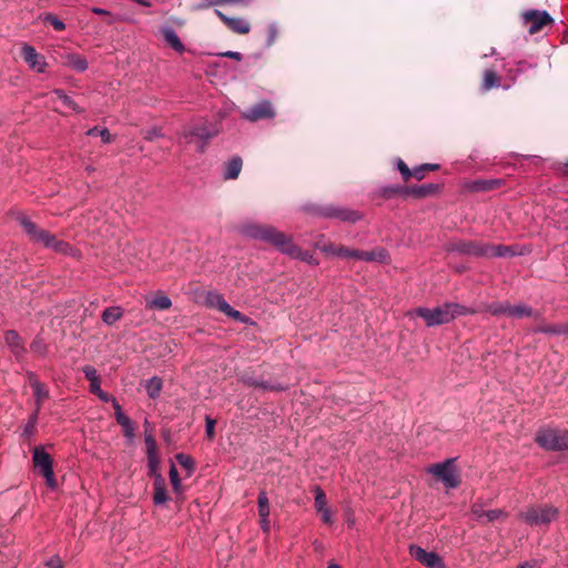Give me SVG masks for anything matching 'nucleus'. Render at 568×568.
Here are the masks:
<instances>
[{"label":"nucleus","mask_w":568,"mask_h":568,"mask_svg":"<svg viewBox=\"0 0 568 568\" xmlns=\"http://www.w3.org/2000/svg\"><path fill=\"white\" fill-rule=\"evenodd\" d=\"M240 233L246 237L263 241L275 247L282 254L291 258L305 262L310 265H318V261L308 251L302 250L288 235L268 224L245 223L240 226Z\"/></svg>","instance_id":"nucleus-1"},{"label":"nucleus","mask_w":568,"mask_h":568,"mask_svg":"<svg viewBox=\"0 0 568 568\" xmlns=\"http://www.w3.org/2000/svg\"><path fill=\"white\" fill-rule=\"evenodd\" d=\"M447 252L473 257H510L521 255L518 245L490 244L483 241L457 239L446 246Z\"/></svg>","instance_id":"nucleus-2"},{"label":"nucleus","mask_w":568,"mask_h":568,"mask_svg":"<svg viewBox=\"0 0 568 568\" xmlns=\"http://www.w3.org/2000/svg\"><path fill=\"white\" fill-rule=\"evenodd\" d=\"M18 221L32 243L41 244L43 247L63 255L73 253V247L68 242L59 240L54 234L39 227L29 217L22 215Z\"/></svg>","instance_id":"nucleus-3"},{"label":"nucleus","mask_w":568,"mask_h":568,"mask_svg":"<svg viewBox=\"0 0 568 568\" xmlns=\"http://www.w3.org/2000/svg\"><path fill=\"white\" fill-rule=\"evenodd\" d=\"M219 129L215 124L202 122L192 124L178 133L179 141H184L185 144L192 143L193 139H197L196 151L204 153L211 139L219 134Z\"/></svg>","instance_id":"nucleus-4"},{"label":"nucleus","mask_w":568,"mask_h":568,"mask_svg":"<svg viewBox=\"0 0 568 568\" xmlns=\"http://www.w3.org/2000/svg\"><path fill=\"white\" fill-rule=\"evenodd\" d=\"M558 508L548 504L528 506L518 515L527 525L538 527L549 526L552 521L558 519Z\"/></svg>","instance_id":"nucleus-5"},{"label":"nucleus","mask_w":568,"mask_h":568,"mask_svg":"<svg viewBox=\"0 0 568 568\" xmlns=\"http://www.w3.org/2000/svg\"><path fill=\"white\" fill-rule=\"evenodd\" d=\"M535 442L544 449L558 452L568 449V430L540 429L536 434Z\"/></svg>","instance_id":"nucleus-6"},{"label":"nucleus","mask_w":568,"mask_h":568,"mask_svg":"<svg viewBox=\"0 0 568 568\" xmlns=\"http://www.w3.org/2000/svg\"><path fill=\"white\" fill-rule=\"evenodd\" d=\"M313 214L324 219H335L342 222L356 223L363 219V215L355 210L334 204L316 206Z\"/></svg>","instance_id":"nucleus-7"},{"label":"nucleus","mask_w":568,"mask_h":568,"mask_svg":"<svg viewBox=\"0 0 568 568\" xmlns=\"http://www.w3.org/2000/svg\"><path fill=\"white\" fill-rule=\"evenodd\" d=\"M33 466L44 477L49 488L57 487V480L53 471V460L42 446H37L32 452Z\"/></svg>","instance_id":"nucleus-8"},{"label":"nucleus","mask_w":568,"mask_h":568,"mask_svg":"<svg viewBox=\"0 0 568 568\" xmlns=\"http://www.w3.org/2000/svg\"><path fill=\"white\" fill-rule=\"evenodd\" d=\"M338 257L354 258V260H361V261H366V262L376 261V262L385 263L389 260V254L383 247H377L373 251H361V250L349 248V247L339 245Z\"/></svg>","instance_id":"nucleus-9"},{"label":"nucleus","mask_w":568,"mask_h":568,"mask_svg":"<svg viewBox=\"0 0 568 568\" xmlns=\"http://www.w3.org/2000/svg\"><path fill=\"white\" fill-rule=\"evenodd\" d=\"M523 23L530 34L541 31L554 23L552 17L545 10L531 9L523 12Z\"/></svg>","instance_id":"nucleus-10"},{"label":"nucleus","mask_w":568,"mask_h":568,"mask_svg":"<svg viewBox=\"0 0 568 568\" xmlns=\"http://www.w3.org/2000/svg\"><path fill=\"white\" fill-rule=\"evenodd\" d=\"M455 459L449 458L444 463H437L429 466L428 471L440 479L448 488H456L459 485V479L456 475Z\"/></svg>","instance_id":"nucleus-11"},{"label":"nucleus","mask_w":568,"mask_h":568,"mask_svg":"<svg viewBox=\"0 0 568 568\" xmlns=\"http://www.w3.org/2000/svg\"><path fill=\"white\" fill-rule=\"evenodd\" d=\"M418 317H422L428 327L449 323V313L446 303L434 308L417 307L413 311Z\"/></svg>","instance_id":"nucleus-12"},{"label":"nucleus","mask_w":568,"mask_h":568,"mask_svg":"<svg viewBox=\"0 0 568 568\" xmlns=\"http://www.w3.org/2000/svg\"><path fill=\"white\" fill-rule=\"evenodd\" d=\"M275 116V110L268 100H263L242 112V118L250 122L268 120Z\"/></svg>","instance_id":"nucleus-13"},{"label":"nucleus","mask_w":568,"mask_h":568,"mask_svg":"<svg viewBox=\"0 0 568 568\" xmlns=\"http://www.w3.org/2000/svg\"><path fill=\"white\" fill-rule=\"evenodd\" d=\"M409 554L415 560L428 568H445V564L438 554L434 551H427L420 546L410 545Z\"/></svg>","instance_id":"nucleus-14"},{"label":"nucleus","mask_w":568,"mask_h":568,"mask_svg":"<svg viewBox=\"0 0 568 568\" xmlns=\"http://www.w3.org/2000/svg\"><path fill=\"white\" fill-rule=\"evenodd\" d=\"M4 343L9 347L12 355L17 361H22L27 353L24 342L20 334L14 329H9L4 333Z\"/></svg>","instance_id":"nucleus-15"},{"label":"nucleus","mask_w":568,"mask_h":568,"mask_svg":"<svg viewBox=\"0 0 568 568\" xmlns=\"http://www.w3.org/2000/svg\"><path fill=\"white\" fill-rule=\"evenodd\" d=\"M22 57L31 69L39 73L45 71L47 62L44 57L39 54L32 45L24 44L22 47Z\"/></svg>","instance_id":"nucleus-16"},{"label":"nucleus","mask_w":568,"mask_h":568,"mask_svg":"<svg viewBox=\"0 0 568 568\" xmlns=\"http://www.w3.org/2000/svg\"><path fill=\"white\" fill-rule=\"evenodd\" d=\"M442 186L437 183H426L422 185L405 186V197L424 199L439 193Z\"/></svg>","instance_id":"nucleus-17"},{"label":"nucleus","mask_w":568,"mask_h":568,"mask_svg":"<svg viewBox=\"0 0 568 568\" xmlns=\"http://www.w3.org/2000/svg\"><path fill=\"white\" fill-rule=\"evenodd\" d=\"M168 499L165 478L163 476H156V480L153 481V503L159 506L165 504Z\"/></svg>","instance_id":"nucleus-18"},{"label":"nucleus","mask_w":568,"mask_h":568,"mask_svg":"<svg viewBox=\"0 0 568 568\" xmlns=\"http://www.w3.org/2000/svg\"><path fill=\"white\" fill-rule=\"evenodd\" d=\"M205 304L211 308H216L220 312L231 310V305L226 302L224 296L215 291H210L205 295Z\"/></svg>","instance_id":"nucleus-19"},{"label":"nucleus","mask_w":568,"mask_h":568,"mask_svg":"<svg viewBox=\"0 0 568 568\" xmlns=\"http://www.w3.org/2000/svg\"><path fill=\"white\" fill-rule=\"evenodd\" d=\"M162 36L165 42L173 48L176 52L183 53L185 51V45L180 40L176 32L171 27H165L162 29Z\"/></svg>","instance_id":"nucleus-20"},{"label":"nucleus","mask_w":568,"mask_h":568,"mask_svg":"<svg viewBox=\"0 0 568 568\" xmlns=\"http://www.w3.org/2000/svg\"><path fill=\"white\" fill-rule=\"evenodd\" d=\"M172 306V301L165 294L159 292L154 297L146 300V307L150 310L165 311Z\"/></svg>","instance_id":"nucleus-21"},{"label":"nucleus","mask_w":568,"mask_h":568,"mask_svg":"<svg viewBox=\"0 0 568 568\" xmlns=\"http://www.w3.org/2000/svg\"><path fill=\"white\" fill-rule=\"evenodd\" d=\"M242 159L239 155L233 156L225 165L224 179L235 180L242 170Z\"/></svg>","instance_id":"nucleus-22"},{"label":"nucleus","mask_w":568,"mask_h":568,"mask_svg":"<svg viewBox=\"0 0 568 568\" xmlns=\"http://www.w3.org/2000/svg\"><path fill=\"white\" fill-rule=\"evenodd\" d=\"M504 184L503 180H476L470 184V190L476 192H487L495 190Z\"/></svg>","instance_id":"nucleus-23"},{"label":"nucleus","mask_w":568,"mask_h":568,"mask_svg":"<svg viewBox=\"0 0 568 568\" xmlns=\"http://www.w3.org/2000/svg\"><path fill=\"white\" fill-rule=\"evenodd\" d=\"M82 372L84 374V377L90 382L89 389L93 394L97 390H100L101 388V379L98 375L97 369L91 365H85L82 368Z\"/></svg>","instance_id":"nucleus-24"},{"label":"nucleus","mask_w":568,"mask_h":568,"mask_svg":"<svg viewBox=\"0 0 568 568\" xmlns=\"http://www.w3.org/2000/svg\"><path fill=\"white\" fill-rule=\"evenodd\" d=\"M534 332L549 334V335H568V323L558 324V325H550V324L539 325L534 328Z\"/></svg>","instance_id":"nucleus-25"},{"label":"nucleus","mask_w":568,"mask_h":568,"mask_svg":"<svg viewBox=\"0 0 568 568\" xmlns=\"http://www.w3.org/2000/svg\"><path fill=\"white\" fill-rule=\"evenodd\" d=\"M500 87V77L497 74L496 71L487 69L484 71L483 75V82H481V90L483 91H489L494 88Z\"/></svg>","instance_id":"nucleus-26"},{"label":"nucleus","mask_w":568,"mask_h":568,"mask_svg":"<svg viewBox=\"0 0 568 568\" xmlns=\"http://www.w3.org/2000/svg\"><path fill=\"white\" fill-rule=\"evenodd\" d=\"M446 308L448 310V316L450 322L458 316L471 315L476 313L474 308L467 307L458 303H446Z\"/></svg>","instance_id":"nucleus-27"},{"label":"nucleus","mask_w":568,"mask_h":568,"mask_svg":"<svg viewBox=\"0 0 568 568\" xmlns=\"http://www.w3.org/2000/svg\"><path fill=\"white\" fill-rule=\"evenodd\" d=\"M226 27L237 34H247L251 30L248 21L243 18H231L227 20Z\"/></svg>","instance_id":"nucleus-28"},{"label":"nucleus","mask_w":568,"mask_h":568,"mask_svg":"<svg viewBox=\"0 0 568 568\" xmlns=\"http://www.w3.org/2000/svg\"><path fill=\"white\" fill-rule=\"evenodd\" d=\"M31 388L33 390V396L36 399V405H37L36 410L40 412L43 399L48 397V390H47L44 384L41 383L39 379L31 381Z\"/></svg>","instance_id":"nucleus-29"},{"label":"nucleus","mask_w":568,"mask_h":568,"mask_svg":"<svg viewBox=\"0 0 568 568\" xmlns=\"http://www.w3.org/2000/svg\"><path fill=\"white\" fill-rule=\"evenodd\" d=\"M52 94L57 95L60 99L64 106L74 111L75 113H83L85 111L84 108H81L77 102L73 101L71 97H69L63 90L54 89Z\"/></svg>","instance_id":"nucleus-30"},{"label":"nucleus","mask_w":568,"mask_h":568,"mask_svg":"<svg viewBox=\"0 0 568 568\" xmlns=\"http://www.w3.org/2000/svg\"><path fill=\"white\" fill-rule=\"evenodd\" d=\"M123 311L120 306H110L102 312V321L106 325H113L115 322L121 320Z\"/></svg>","instance_id":"nucleus-31"},{"label":"nucleus","mask_w":568,"mask_h":568,"mask_svg":"<svg viewBox=\"0 0 568 568\" xmlns=\"http://www.w3.org/2000/svg\"><path fill=\"white\" fill-rule=\"evenodd\" d=\"M67 65L78 72H84L88 69V61L80 54H69L67 57Z\"/></svg>","instance_id":"nucleus-32"},{"label":"nucleus","mask_w":568,"mask_h":568,"mask_svg":"<svg viewBox=\"0 0 568 568\" xmlns=\"http://www.w3.org/2000/svg\"><path fill=\"white\" fill-rule=\"evenodd\" d=\"M163 387V382L160 377L153 376L146 383V392L150 398H158Z\"/></svg>","instance_id":"nucleus-33"},{"label":"nucleus","mask_w":568,"mask_h":568,"mask_svg":"<svg viewBox=\"0 0 568 568\" xmlns=\"http://www.w3.org/2000/svg\"><path fill=\"white\" fill-rule=\"evenodd\" d=\"M534 315L532 307L526 305V304H518V305H510L509 306V315L510 317L515 318H523V317H529Z\"/></svg>","instance_id":"nucleus-34"},{"label":"nucleus","mask_w":568,"mask_h":568,"mask_svg":"<svg viewBox=\"0 0 568 568\" xmlns=\"http://www.w3.org/2000/svg\"><path fill=\"white\" fill-rule=\"evenodd\" d=\"M379 195L384 199H392L395 195H402L405 197V186L402 185H386L379 189Z\"/></svg>","instance_id":"nucleus-35"},{"label":"nucleus","mask_w":568,"mask_h":568,"mask_svg":"<svg viewBox=\"0 0 568 568\" xmlns=\"http://www.w3.org/2000/svg\"><path fill=\"white\" fill-rule=\"evenodd\" d=\"M148 459V474L150 477H152L154 480H156V476H162L159 473V466H160V459L158 457V453L155 454H146Z\"/></svg>","instance_id":"nucleus-36"},{"label":"nucleus","mask_w":568,"mask_h":568,"mask_svg":"<svg viewBox=\"0 0 568 568\" xmlns=\"http://www.w3.org/2000/svg\"><path fill=\"white\" fill-rule=\"evenodd\" d=\"M508 302H494L487 306V311L494 316L509 315Z\"/></svg>","instance_id":"nucleus-37"},{"label":"nucleus","mask_w":568,"mask_h":568,"mask_svg":"<svg viewBox=\"0 0 568 568\" xmlns=\"http://www.w3.org/2000/svg\"><path fill=\"white\" fill-rule=\"evenodd\" d=\"M438 169H439V164L425 163V164L418 165L413 169V178L420 181L425 178L426 172L437 171Z\"/></svg>","instance_id":"nucleus-38"},{"label":"nucleus","mask_w":568,"mask_h":568,"mask_svg":"<svg viewBox=\"0 0 568 568\" xmlns=\"http://www.w3.org/2000/svg\"><path fill=\"white\" fill-rule=\"evenodd\" d=\"M30 348L33 353H36L40 356H45L48 353V345L44 342V339L39 335H37L33 338V341L30 344Z\"/></svg>","instance_id":"nucleus-39"},{"label":"nucleus","mask_w":568,"mask_h":568,"mask_svg":"<svg viewBox=\"0 0 568 568\" xmlns=\"http://www.w3.org/2000/svg\"><path fill=\"white\" fill-rule=\"evenodd\" d=\"M38 415H39V410H34L27 424L24 425V428H23V436L26 437H32L36 433V426H37V423H38Z\"/></svg>","instance_id":"nucleus-40"},{"label":"nucleus","mask_w":568,"mask_h":568,"mask_svg":"<svg viewBox=\"0 0 568 568\" xmlns=\"http://www.w3.org/2000/svg\"><path fill=\"white\" fill-rule=\"evenodd\" d=\"M169 476H170V481H171L174 493L181 494L182 493V483H181V479L179 476V471H178L176 467L174 466V464H171Z\"/></svg>","instance_id":"nucleus-41"},{"label":"nucleus","mask_w":568,"mask_h":568,"mask_svg":"<svg viewBox=\"0 0 568 568\" xmlns=\"http://www.w3.org/2000/svg\"><path fill=\"white\" fill-rule=\"evenodd\" d=\"M258 505V515L260 517H268L270 515V504L268 498L265 491H261L257 498Z\"/></svg>","instance_id":"nucleus-42"},{"label":"nucleus","mask_w":568,"mask_h":568,"mask_svg":"<svg viewBox=\"0 0 568 568\" xmlns=\"http://www.w3.org/2000/svg\"><path fill=\"white\" fill-rule=\"evenodd\" d=\"M314 493H315V498H314L315 509L318 511V510H324L325 508H327V500H326V495H325L324 490L317 486L314 489Z\"/></svg>","instance_id":"nucleus-43"},{"label":"nucleus","mask_w":568,"mask_h":568,"mask_svg":"<svg viewBox=\"0 0 568 568\" xmlns=\"http://www.w3.org/2000/svg\"><path fill=\"white\" fill-rule=\"evenodd\" d=\"M176 462L187 470L189 475H191L194 470V460L191 456L179 453L175 455Z\"/></svg>","instance_id":"nucleus-44"},{"label":"nucleus","mask_w":568,"mask_h":568,"mask_svg":"<svg viewBox=\"0 0 568 568\" xmlns=\"http://www.w3.org/2000/svg\"><path fill=\"white\" fill-rule=\"evenodd\" d=\"M507 513L503 509H490L486 510L484 521L483 523H493L498 519L507 518Z\"/></svg>","instance_id":"nucleus-45"},{"label":"nucleus","mask_w":568,"mask_h":568,"mask_svg":"<svg viewBox=\"0 0 568 568\" xmlns=\"http://www.w3.org/2000/svg\"><path fill=\"white\" fill-rule=\"evenodd\" d=\"M87 134L90 136H101L103 143H110L112 141L111 134L106 128L99 129L98 126H94L88 130Z\"/></svg>","instance_id":"nucleus-46"},{"label":"nucleus","mask_w":568,"mask_h":568,"mask_svg":"<svg viewBox=\"0 0 568 568\" xmlns=\"http://www.w3.org/2000/svg\"><path fill=\"white\" fill-rule=\"evenodd\" d=\"M257 388L271 392H284L287 389V386L281 383H270L267 381L261 379Z\"/></svg>","instance_id":"nucleus-47"},{"label":"nucleus","mask_w":568,"mask_h":568,"mask_svg":"<svg viewBox=\"0 0 568 568\" xmlns=\"http://www.w3.org/2000/svg\"><path fill=\"white\" fill-rule=\"evenodd\" d=\"M43 21L51 24L57 31H63L65 29L64 22L52 13L45 14Z\"/></svg>","instance_id":"nucleus-48"},{"label":"nucleus","mask_w":568,"mask_h":568,"mask_svg":"<svg viewBox=\"0 0 568 568\" xmlns=\"http://www.w3.org/2000/svg\"><path fill=\"white\" fill-rule=\"evenodd\" d=\"M118 424L123 428L124 436L129 440H132L134 437V426H133L132 420L129 417H126V418L122 419L121 422H118Z\"/></svg>","instance_id":"nucleus-49"},{"label":"nucleus","mask_w":568,"mask_h":568,"mask_svg":"<svg viewBox=\"0 0 568 568\" xmlns=\"http://www.w3.org/2000/svg\"><path fill=\"white\" fill-rule=\"evenodd\" d=\"M396 165L405 182L413 178V170H410L402 159H397Z\"/></svg>","instance_id":"nucleus-50"},{"label":"nucleus","mask_w":568,"mask_h":568,"mask_svg":"<svg viewBox=\"0 0 568 568\" xmlns=\"http://www.w3.org/2000/svg\"><path fill=\"white\" fill-rule=\"evenodd\" d=\"M471 514L476 517L477 520L484 521L485 513L484 505L480 501H476L470 507Z\"/></svg>","instance_id":"nucleus-51"},{"label":"nucleus","mask_w":568,"mask_h":568,"mask_svg":"<svg viewBox=\"0 0 568 568\" xmlns=\"http://www.w3.org/2000/svg\"><path fill=\"white\" fill-rule=\"evenodd\" d=\"M144 442L146 445V454H155L156 453V442L152 434L145 432Z\"/></svg>","instance_id":"nucleus-52"},{"label":"nucleus","mask_w":568,"mask_h":568,"mask_svg":"<svg viewBox=\"0 0 568 568\" xmlns=\"http://www.w3.org/2000/svg\"><path fill=\"white\" fill-rule=\"evenodd\" d=\"M223 313L240 323H246L248 320L243 313L234 310L232 306L231 310L224 311Z\"/></svg>","instance_id":"nucleus-53"},{"label":"nucleus","mask_w":568,"mask_h":568,"mask_svg":"<svg viewBox=\"0 0 568 568\" xmlns=\"http://www.w3.org/2000/svg\"><path fill=\"white\" fill-rule=\"evenodd\" d=\"M162 136H163L162 130L156 126L146 130L143 134V138L148 141H153L154 139L162 138Z\"/></svg>","instance_id":"nucleus-54"},{"label":"nucleus","mask_w":568,"mask_h":568,"mask_svg":"<svg viewBox=\"0 0 568 568\" xmlns=\"http://www.w3.org/2000/svg\"><path fill=\"white\" fill-rule=\"evenodd\" d=\"M214 427H215V420L212 419L210 416H206L205 418V433H206V436L210 440H212L215 436V433H214Z\"/></svg>","instance_id":"nucleus-55"},{"label":"nucleus","mask_w":568,"mask_h":568,"mask_svg":"<svg viewBox=\"0 0 568 568\" xmlns=\"http://www.w3.org/2000/svg\"><path fill=\"white\" fill-rule=\"evenodd\" d=\"M112 406H113V409H114V416H115V420L116 423L118 422H121L122 419L126 418L128 416L123 413V409H122V406L119 404V402L115 399H112Z\"/></svg>","instance_id":"nucleus-56"},{"label":"nucleus","mask_w":568,"mask_h":568,"mask_svg":"<svg viewBox=\"0 0 568 568\" xmlns=\"http://www.w3.org/2000/svg\"><path fill=\"white\" fill-rule=\"evenodd\" d=\"M240 381L245 386L257 388L261 379H257V378H255L253 376H250V375H243V376H241Z\"/></svg>","instance_id":"nucleus-57"},{"label":"nucleus","mask_w":568,"mask_h":568,"mask_svg":"<svg viewBox=\"0 0 568 568\" xmlns=\"http://www.w3.org/2000/svg\"><path fill=\"white\" fill-rule=\"evenodd\" d=\"M318 248L325 253V254H331V255H334V256H338V248H339V245H335L333 243H328V244H325L323 246H318Z\"/></svg>","instance_id":"nucleus-58"},{"label":"nucleus","mask_w":568,"mask_h":568,"mask_svg":"<svg viewBox=\"0 0 568 568\" xmlns=\"http://www.w3.org/2000/svg\"><path fill=\"white\" fill-rule=\"evenodd\" d=\"M45 566L48 568H64L63 562H62L61 558L58 555L52 556L51 558H49L45 561Z\"/></svg>","instance_id":"nucleus-59"},{"label":"nucleus","mask_w":568,"mask_h":568,"mask_svg":"<svg viewBox=\"0 0 568 568\" xmlns=\"http://www.w3.org/2000/svg\"><path fill=\"white\" fill-rule=\"evenodd\" d=\"M276 37H277V29L274 24H272L268 27V31H267V41H266L267 47H271L274 43Z\"/></svg>","instance_id":"nucleus-60"},{"label":"nucleus","mask_w":568,"mask_h":568,"mask_svg":"<svg viewBox=\"0 0 568 568\" xmlns=\"http://www.w3.org/2000/svg\"><path fill=\"white\" fill-rule=\"evenodd\" d=\"M93 394L97 395L104 403H109V402L112 403V399H115V397L109 395L102 388H100V390L94 392Z\"/></svg>","instance_id":"nucleus-61"},{"label":"nucleus","mask_w":568,"mask_h":568,"mask_svg":"<svg viewBox=\"0 0 568 568\" xmlns=\"http://www.w3.org/2000/svg\"><path fill=\"white\" fill-rule=\"evenodd\" d=\"M221 57H225V58H230V59H233V60H236V61H241L243 55L242 53L237 52V51H225V52H222L220 53Z\"/></svg>","instance_id":"nucleus-62"},{"label":"nucleus","mask_w":568,"mask_h":568,"mask_svg":"<svg viewBox=\"0 0 568 568\" xmlns=\"http://www.w3.org/2000/svg\"><path fill=\"white\" fill-rule=\"evenodd\" d=\"M317 513L321 514L322 516V520L325 523V524H332L333 521V516H332V513L328 508H325L324 510H318Z\"/></svg>","instance_id":"nucleus-63"},{"label":"nucleus","mask_w":568,"mask_h":568,"mask_svg":"<svg viewBox=\"0 0 568 568\" xmlns=\"http://www.w3.org/2000/svg\"><path fill=\"white\" fill-rule=\"evenodd\" d=\"M91 11L95 14H99V16H105V17H111V12L105 10V9H102V8H99V7H92L91 8Z\"/></svg>","instance_id":"nucleus-64"}]
</instances>
